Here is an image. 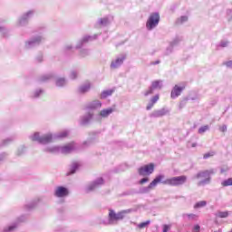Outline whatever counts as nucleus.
<instances>
[{
    "label": "nucleus",
    "instance_id": "1",
    "mask_svg": "<svg viewBox=\"0 0 232 232\" xmlns=\"http://www.w3.org/2000/svg\"><path fill=\"white\" fill-rule=\"evenodd\" d=\"M68 135H70V131L68 130H63L55 134L47 133L43 135L39 132H34L30 136V139L34 142H38V144H50V142L57 139H66Z\"/></svg>",
    "mask_w": 232,
    "mask_h": 232
},
{
    "label": "nucleus",
    "instance_id": "2",
    "mask_svg": "<svg viewBox=\"0 0 232 232\" xmlns=\"http://www.w3.org/2000/svg\"><path fill=\"white\" fill-rule=\"evenodd\" d=\"M215 169L201 170L198 172L193 179H197L198 180L203 179L198 182V186H208V184H211V175H215Z\"/></svg>",
    "mask_w": 232,
    "mask_h": 232
},
{
    "label": "nucleus",
    "instance_id": "3",
    "mask_svg": "<svg viewBox=\"0 0 232 232\" xmlns=\"http://www.w3.org/2000/svg\"><path fill=\"white\" fill-rule=\"evenodd\" d=\"M135 211H137V209L135 208H129V209H125V210H121L118 213H115V210H109V224H115L116 222H119V220H122V218H124V217H126V215L130 214V213H135Z\"/></svg>",
    "mask_w": 232,
    "mask_h": 232
},
{
    "label": "nucleus",
    "instance_id": "4",
    "mask_svg": "<svg viewBox=\"0 0 232 232\" xmlns=\"http://www.w3.org/2000/svg\"><path fill=\"white\" fill-rule=\"evenodd\" d=\"M160 182L165 186H172L175 188H179V186H184V184L188 182V176L186 175L176 176V177L167 179L165 180L161 179Z\"/></svg>",
    "mask_w": 232,
    "mask_h": 232
},
{
    "label": "nucleus",
    "instance_id": "5",
    "mask_svg": "<svg viewBox=\"0 0 232 232\" xmlns=\"http://www.w3.org/2000/svg\"><path fill=\"white\" fill-rule=\"evenodd\" d=\"M159 23H160V14L158 12L151 13L146 23L147 30L151 32V30H154V28L159 26Z\"/></svg>",
    "mask_w": 232,
    "mask_h": 232
},
{
    "label": "nucleus",
    "instance_id": "6",
    "mask_svg": "<svg viewBox=\"0 0 232 232\" xmlns=\"http://www.w3.org/2000/svg\"><path fill=\"white\" fill-rule=\"evenodd\" d=\"M44 37H43L42 35L33 36L29 40L25 41L24 48L25 50H32V48L39 46V44H41V43H44Z\"/></svg>",
    "mask_w": 232,
    "mask_h": 232
},
{
    "label": "nucleus",
    "instance_id": "7",
    "mask_svg": "<svg viewBox=\"0 0 232 232\" xmlns=\"http://www.w3.org/2000/svg\"><path fill=\"white\" fill-rule=\"evenodd\" d=\"M35 14L34 10H30L24 14H22L17 22V26H26L28 24V21H30Z\"/></svg>",
    "mask_w": 232,
    "mask_h": 232
},
{
    "label": "nucleus",
    "instance_id": "8",
    "mask_svg": "<svg viewBox=\"0 0 232 232\" xmlns=\"http://www.w3.org/2000/svg\"><path fill=\"white\" fill-rule=\"evenodd\" d=\"M165 176L163 174H160L158 175L150 183L148 187H144L141 188V193H150V191L151 189H153L154 188H157V184H159V182H162V180H164Z\"/></svg>",
    "mask_w": 232,
    "mask_h": 232
},
{
    "label": "nucleus",
    "instance_id": "9",
    "mask_svg": "<svg viewBox=\"0 0 232 232\" xmlns=\"http://www.w3.org/2000/svg\"><path fill=\"white\" fill-rule=\"evenodd\" d=\"M104 184V179L102 178H98L94 181L91 182L86 186L85 191L86 193H92V191H95V189H99L101 186Z\"/></svg>",
    "mask_w": 232,
    "mask_h": 232
},
{
    "label": "nucleus",
    "instance_id": "10",
    "mask_svg": "<svg viewBox=\"0 0 232 232\" xmlns=\"http://www.w3.org/2000/svg\"><path fill=\"white\" fill-rule=\"evenodd\" d=\"M124 61H126V54H120L115 59L111 60L110 68L111 70H117L124 64Z\"/></svg>",
    "mask_w": 232,
    "mask_h": 232
},
{
    "label": "nucleus",
    "instance_id": "11",
    "mask_svg": "<svg viewBox=\"0 0 232 232\" xmlns=\"http://www.w3.org/2000/svg\"><path fill=\"white\" fill-rule=\"evenodd\" d=\"M153 171H155V165H153V163L145 165V166L138 169V173L140 177H148V176L151 175V173H153Z\"/></svg>",
    "mask_w": 232,
    "mask_h": 232
},
{
    "label": "nucleus",
    "instance_id": "12",
    "mask_svg": "<svg viewBox=\"0 0 232 232\" xmlns=\"http://www.w3.org/2000/svg\"><path fill=\"white\" fill-rule=\"evenodd\" d=\"M77 151V144L75 142H71L63 146H60V153L63 155H68Z\"/></svg>",
    "mask_w": 232,
    "mask_h": 232
},
{
    "label": "nucleus",
    "instance_id": "13",
    "mask_svg": "<svg viewBox=\"0 0 232 232\" xmlns=\"http://www.w3.org/2000/svg\"><path fill=\"white\" fill-rule=\"evenodd\" d=\"M70 195V190L66 187L58 186L54 189V197L57 198H64Z\"/></svg>",
    "mask_w": 232,
    "mask_h": 232
},
{
    "label": "nucleus",
    "instance_id": "14",
    "mask_svg": "<svg viewBox=\"0 0 232 232\" xmlns=\"http://www.w3.org/2000/svg\"><path fill=\"white\" fill-rule=\"evenodd\" d=\"M99 37V34H94V35H85L83 36L76 44V49L79 50L82 46H84L86 43H90V41H95Z\"/></svg>",
    "mask_w": 232,
    "mask_h": 232
},
{
    "label": "nucleus",
    "instance_id": "15",
    "mask_svg": "<svg viewBox=\"0 0 232 232\" xmlns=\"http://www.w3.org/2000/svg\"><path fill=\"white\" fill-rule=\"evenodd\" d=\"M169 113V111L167 108H162L160 110L154 111L150 117L153 119H159L160 117H164V115H168Z\"/></svg>",
    "mask_w": 232,
    "mask_h": 232
},
{
    "label": "nucleus",
    "instance_id": "16",
    "mask_svg": "<svg viewBox=\"0 0 232 232\" xmlns=\"http://www.w3.org/2000/svg\"><path fill=\"white\" fill-rule=\"evenodd\" d=\"M186 86L175 85L171 91L170 97L171 99H177L184 92Z\"/></svg>",
    "mask_w": 232,
    "mask_h": 232
},
{
    "label": "nucleus",
    "instance_id": "17",
    "mask_svg": "<svg viewBox=\"0 0 232 232\" xmlns=\"http://www.w3.org/2000/svg\"><path fill=\"white\" fill-rule=\"evenodd\" d=\"M86 108H88V110H99L100 108H102V102L99 100H95V101L90 102L86 105Z\"/></svg>",
    "mask_w": 232,
    "mask_h": 232
},
{
    "label": "nucleus",
    "instance_id": "18",
    "mask_svg": "<svg viewBox=\"0 0 232 232\" xmlns=\"http://www.w3.org/2000/svg\"><path fill=\"white\" fill-rule=\"evenodd\" d=\"M92 90V82H86L78 88V93H88Z\"/></svg>",
    "mask_w": 232,
    "mask_h": 232
},
{
    "label": "nucleus",
    "instance_id": "19",
    "mask_svg": "<svg viewBox=\"0 0 232 232\" xmlns=\"http://www.w3.org/2000/svg\"><path fill=\"white\" fill-rule=\"evenodd\" d=\"M39 202H41V199L40 198H35V199L30 201L29 203H27L24 206V209L26 211H32V209H35V208H37V205L39 204Z\"/></svg>",
    "mask_w": 232,
    "mask_h": 232
},
{
    "label": "nucleus",
    "instance_id": "20",
    "mask_svg": "<svg viewBox=\"0 0 232 232\" xmlns=\"http://www.w3.org/2000/svg\"><path fill=\"white\" fill-rule=\"evenodd\" d=\"M92 117H93L92 113L88 112V113L84 114L81 118V124L82 126H86V124H88V122H90V121H92Z\"/></svg>",
    "mask_w": 232,
    "mask_h": 232
},
{
    "label": "nucleus",
    "instance_id": "21",
    "mask_svg": "<svg viewBox=\"0 0 232 232\" xmlns=\"http://www.w3.org/2000/svg\"><path fill=\"white\" fill-rule=\"evenodd\" d=\"M68 84V81L64 77H59L55 80V86L58 88H64Z\"/></svg>",
    "mask_w": 232,
    "mask_h": 232
},
{
    "label": "nucleus",
    "instance_id": "22",
    "mask_svg": "<svg viewBox=\"0 0 232 232\" xmlns=\"http://www.w3.org/2000/svg\"><path fill=\"white\" fill-rule=\"evenodd\" d=\"M111 113H113V109H103L100 111V117H102V119H108Z\"/></svg>",
    "mask_w": 232,
    "mask_h": 232
},
{
    "label": "nucleus",
    "instance_id": "23",
    "mask_svg": "<svg viewBox=\"0 0 232 232\" xmlns=\"http://www.w3.org/2000/svg\"><path fill=\"white\" fill-rule=\"evenodd\" d=\"M44 151H46L47 153H53V154L61 153V146L47 147L44 149Z\"/></svg>",
    "mask_w": 232,
    "mask_h": 232
},
{
    "label": "nucleus",
    "instance_id": "24",
    "mask_svg": "<svg viewBox=\"0 0 232 232\" xmlns=\"http://www.w3.org/2000/svg\"><path fill=\"white\" fill-rule=\"evenodd\" d=\"M80 166L81 164H79V162L72 163L67 175H73L79 169Z\"/></svg>",
    "mask_w": 232,
    "mask_h": 232
},
{
    "label": "nucleus",
    "instance_id": "25",
    "mask_svg": "<svg viewBox=\"0 0 232 232\" xmlns=\"http://www.w3.org/2000/svg\"><path fill=\"white\" fill-rule=\"evenodd\" d=\"M52 79H53V74L49 73L40 76L38 81L39 82H48V81H52Z\"/></svg>",
    "mask_w": 232,
    "mask_h": 232
},
{
    "label": "nucleus",
    "instance_id": "26",
    "mask_svg": "<svg viewBox=\"0 0 232 232\" xmlns=\"http://www.w3.org/2000/svg\"><path fill=\"white\" fill-rule=\"evenodd\" d=\"M113 92H115L113 89L103 91L101 93V99H106L108 97H111V95H113Z\"/></svg>",
    "mask_w": 232,
    "mask_h": 232
},
{
    "label": "nucleus",
    "instance_id": "27",
    "mask_svg": "<svg viewBox=\"0 0 232 232\" xmlns=\"http://www.w3.org/2000/svg\"><path fill=\"white\" fill-rule=\"evenodd\" d=\"M154 90H161L162 89V80H157L151 82L150 85Z\"/></svg>",
    "mask_w": 232,
    "mask_h": 232
},
{
    "label": "nucleus",
    "instance_id": "28",
    "mask_svg": "<svg viewBox=\"0 0 232 232\" xmlns=\"http://www.w3.org/2000/svg\"><path fill=\"white\" fill-rule=\"evenodd\" d=\"M182 218H184L185 220H197V218H198V216L197 214H182Z\"/></svg>",
    "mask_w": 232,
    "mask_h": 232
},
{
    "label": "nucleus",
    "instance_id": "29",
    "mask_svg": "<svg viewBox=\"0 0 232 232\" xmlns=\"http://www.w3.org/2000/svg\"><path fill=\"white\" fill-rule=\"evenodd\" d=\"M98 24L100 26H108L110 24V19L108 17H103L98 20Z\"/></svg>",
    "mask_w": 232,
    "mask_h": 232
},
{
    "label": "nucleus",
    "instance_id": "30",
    "mask_svg": "<svg viewBox=\"0 0 232 232\" xmlns=\"http://www.w3.org/2000/svg\"><path fill=\"white\" fill-rule=\"evenodd\" d=\"M216 217H217L218 218H227L229 217V212H227V211H224V212H222V211H218V212L216 213Z\"/></svg>",
    "mask_w": 232,
    "mask_h": 232
},
{
    "label": "nucleus",
    "instance_id": "31",
    "mask_svg": "<svg viewBox=\"0 0 232 232\" xmlns=\"http://www.w3.org/2000/svg\"><path fill=\"white\" fill-rule=\"evenodd\" d=\"M208 202L206 200L198 201L194 205V209H200V208H206Z\"/></svg>",
    "mask_w": 232,
    "mask_h": 232
},
{
    "label": "nucleus",
    "instance_id": "32",
    "mask_svg": "<svg viewBox=\"0 0 232 232\" xmlns=\"http://www.w3.org/2000/svg\"><path fill=\"white\" fill-rule=\"evenodd\" d=\"M77 77H79V71H77V70L71 71V72L69 74V78L72 79V81H75V79H77Z\"/></svg>",
    "mask_w": 232,
    "mask_h": 232
},
{
    "label": "nucleus",
    "instance_id": "33",
    "mask_svg": "<svg viewBox=\"0 0 232 232\" xmlns=\"http://www.w3.org/2000/svg\"><path fill=\"white\" fill-rule=\"evenodd\" d=\"M188 15H182L177 19V24H184V23H188Z\"/></svg>",
    "mask_w": 232,
    "mask_h": 232
},
{
    "label": "nucleus",
    "instance_id": "34",
    "mask_svg": "<svg viewBox=\"0 0 232 232\" xmlns=\"http://www.w3.org/2000/svg\"><path fill=\"white\" fill-rule=\"evenodd\" d=\"M14 229H17V223H14L13 225L4 228V232H12Z\"/></svg>",
    "mask_w": 232,
    "mask_h": 232
},
{
    "label": "nucleus",
    "instance_id": "35",
    "mask_svg": "<svg viewBox=\"0 0 232 232\" xmlns=\"http://www.w3.org/2000/svg\"><path fill=\"white\" fill-rule=\"evenodd\" d=\"M150 224H151V221L147 220L145 222L138 224L137 227H139V229H144V227H148Z\"/></svg>",
    "mask_w": 232,
    "mask_h": 232
},
{
    "label": "nucleus",
    "instance_id": "36",
    "mask_svg": "<svg viewBox=\"0 0 232 232\" xmlns=\"http://www.w3.org/2000/svg\"><path fill=\"white\" fill-rule=\"evenodd\" d=\"M180 38L179 37H176L174 40H172L170 43H169V45L172 46L173 48H175L176 46H179V44H180Z\"/></svg>",
    "mask_w": 232,
    "mask_h": 232
},
{
    "label": "nucleus",
    "instance_id": "37",
    "mask_svg": "<svg viewBox=\"0 0 232 232\" xmlns=\"http://www.w3.org/2000/svg\"><path fill=\"white\" fill-rule=\"evenodd\" d=\"M221 186H223L224 188H227V186H232V178H229L222 181Z\"/></svg>",
    "mask_w": 232,
    "mask_h": 232
},
{
    "label": "nucleus",
    "instance_id": "38",
    "mask_svg": "<svg viewBox=\"0 0 232 232\" xmlns=\"http://www.w3.org/2000/svg\"><path fill=\"white\" fill-rule=\"evenodd\" d=\"M88 55H90V50L89 49H82L80 51V57H88Z\"/></svg>",
    "mask_w": 232,
    "mask_h": 232
},
{
    "label": "nucleus",
    "instance_id": "39",
    "mask_svg": "<svg viewBox=\"0 0 232 232\" xmlns=\"http://www.w3.org/2000/svg\"><path fill=\"white\" fill-rule=\"evenodd\" d=\"M208 130H209V125H205L198 129V133L202 135L203 133H206V131Z\"/></svg>",
    "mask_w": 232,
    "mask_h": 232
},
{
    "label": "nucleus",
    "instance_id": "40",
    "mask_svg": "<svg viewBox=\"0 0 232 232\" xmlns=\"http://www.w3.org/2000/svg\"><path fill=\"white\" fill-rule=\"evenodd\" d=\"M14 140H15V138H14V137H10V138L4 140L3 146H8V144H10L11 142H14Z\"/></svg>",
    "mask_w": 232,
    "mask_h": 232
},
{
    "label": "nucleus",
    "instance_id": "41",
    "mask_svg": "<svg viewBox=\"0 0 232 232\" xmlns=\"http://www.w3.org/2000/svg\"><path fill=\"white\" fill-rule=\"evenodd\" d=\"M41 93H43V90L39 89L34 92L32 98L37 99L41 96Z\"/></svg>",
    "mask_w": 232,
    "mask_h": 232
},
{
    "label": "nucleus",
    "instance_id": "42",
    "mask_svg": "<svg viewBox=\"0 0 232 232\" xmlns=\"http://www.w3.org/2000/svg\"><path fill=\"white\" fill-rule=\"evenodd\" d=\"M174 48L175 47L169 44L165 51V55H171V53H173Z\"/></svg>",
    "mask_w": 232,
    "mask_h": 232
},
{
    "label": "nucleus",
    "instance_id": "43",
    "mask_svg": "<svg viewBox=\"0 0 232 232\" xmlns=\"http://www.w3.org/2000/svg\"><path fill=\"white\" fill-rule=\"evenodd\" d=\"M155 92V89L153 87H150L145 92H144V96L148 97V95H153Z\"/></svg>",
    "mask_w": 232,
    "mask_h": 232
},
{
    "label": "nucleus",
    "instance_id": "44",
    "mask_svg": "<svg viewBox=\"0 0 232 232\" xmlns=\"http://www.w3.org/2000/svg\"><path fill=\"white\" fill-rule=\"evenodd\" d=\"M159 99H160V97L159 96V94H156L150 100V102H151L154 104H157V102H159Z\"/></svg>",
    "mask_w": 232,
    "mask_h": 232
},
{
    "label": "nucleus",
    "instance_id": "45",
    "mask_svg": "<svg viewBox=\"0 0 232 232\" xmlns=\"http://www.w3.org/2000/svg\"><path fill=\"white\" fill-rule=\"evenodd\" d=\"M229 44V42L227 41H221L218 46H220V48H227V45Z\"/></svg>",
    "mask_w": 232,
    "mask_h": 232
},
{
    "label": "nucleus",
    "instance_id": "46",
    "mask_svg": "<svg viewBox=\"0 0 232 232\" xmlns=\"http://www.w3.org/2000/svg\"><path fill=\"white\" fill-rule=\"evenodd\" d=\"M24 154V147H21L17 149L16 155L17 157H21V155Z\"/></svg>",
    "mask_w": 232,
    "mask_h": 232
},
{
    "label": "nucleus",
    "instance_id": "47",
    "mask_svg": "<svg viewBox=\"0 0 232 232\" xmlns=\"http://www.w3.org/2000/svg\"><path fill=\"white\" fill-rule=\"evenodd\" d=\"M6 157H8V154H6L5 152L0 154V164L1 162H5V160H6Z\"/></svg>",
    "mask_w": 232,
    "mask_h": 232
},
{
    "label": "nucleus",
    "instance_id": "48",
    "mask_svg": "<svg viewBox=\"0 0 232 232\" xmlns=\"http://www.w3.org/2000/svg\"><path fill=\"white\" fill-rule=\"evenodd\" d=\"M227 17L228 21H232V9L227 10Z\"/></svg>",
    "mask_w": 232,
    "mask_h": 232
},
{
    "label": "nucleus",
    "instance_id": "49",
    "mask_svg": "<svg viewBox=\"0 0 232 232\" xmlns=\"http://www.w3.org/2000/svg\"><path fill=\"white\" fill-rule=\"evenodd\" d=\"M219 131H222V133H226L227 131V125H222L219 127Z\"/></svg>",
    "mask_w": 232,
    "mask_h": 232
},
{
    "label": "nucleus",
    "instance_id": "50",
    "mask_svg": "<svg viewBox=\"0 0 232 232\" xmlns=\"http://www.w3.org/2000/svg\"><path fill=\"white\" fill-rule=\"evenodd\" d=\"M215 155V153L213 152H208L204 154L203 159H209V157H213Z\"/></svg>",
    "mask_w": 232,
    "mask_h": 232
},
{
    "label": "nucleus",
    "instance_id": "51",
    "mask_svg": "<svg viewBox=\"0 0 232 232\" xmlns=\"http://www.w3.org/2000/svg\"><path fill=\"white\" fill-rule=\"evenodd\" d=\"M224 64L227 68H230L232 70V60L226 62Z\"/></svg>",
    "mask_w": 232,
    "mask_h": 232
},
{
    "label": "nucleus",
    "instance_id": "52",
    "mask_svg": "<svg viewBox=\"0 0 232 232\" xmlns=\"http://www.w3.org/2000/svg\"><path fill=\"white\" fill-rule=\"evenodd\" d=\"M171 229V226L169 225H163V232H168Z\"/></svg>",
    "mask_w": 232,
    "mask_h": 232
},
{
    "label": "nucleus",
    "instance_id": "53",
    "mask_svg": "<svg viewBox=\"0 0 232 232\" xmlns=\"http://www.w3.org/2000/svg\"><path fill=\"white\" fill-rule=\"evenodd\" d=\"M153 106H155V103L149 102V103L146 107V110L150 111V110H151V108H153Z\"/></svg>",
    "mask_w": 232,
    "mask_h": 232
},
{
    "label": "nucleus",
    "instance_id": "54",
    "mask_svg": "<svg viewBox=\"0 0 232 232\" xmlns=\"http://www.w3.org/2000/svg\"><path fill=\"white\" fill-rule=\"evenodd\" d=\"M150 179L149 178H143L140 180V184H146V182H149Z\"/></svg>",
    "mask_w": 232,
    "mask_h": 232
},
{
    "label": "nucleus",
    "instance_id": "55",
    "mask_svg": "<svg viewBox=\"0 0 232 232\" xmlns=\"http://www.w3.org/2000/svg\"><path fill=\"white\" fill-rule=\"evenodd\" d=\"M26 220L25 216H21L20 218H17V222H24Z\"/></svg>",
    "mask_w": 232,
    "mask_h": 232
},
{
    "label": "nucleus",
    "instance_id": "56",
    "mask_svg": "<svg viewBox=\"0 0 232 232\" xmlns=\"http://www.w3.org/2000/svg\"><path fill=\"white\" fill-rule=\"evenodd\" d=\"M194 232H200V226L199 225H195L193 228Z\"/></svg>",
    "mask_w": 232,
    "mask_h": 232
},
{
    "label": "nucleus",
    "instance_id": "57",
    "mask_svg": "<svg viewBox=\"0 0 232 232\" xmlns=\"http://www.w3.org/2000/svg\"><path fill=\"white\" fill-rule=\"evenodd\" d=\"M36 63H43V54H39L36 57Z\"/></svg>",
    "mask_w": 232,
    "mask_h": 232
},
{
    "label": "nucleus",
    "instance_id": "58",
    "mask_svg": "<svg viewBox=\"0 0 232 232\" xmlns=\"http://www.w3.org/2000/svg\"><path fill=\"white\" fill-rule=\"evenodd\" d=\"M0 34H6V28L0 26Z\"/></svg>",
    "mask_w": 232,
    "mask_h": 232
},
{
    "label": "nucleus",
    "instance_id": "59",
    "mask_svg": "<svg viewBox=\"0 0 232 232\" xmlns=\"http://www.w3.org/2000/svg\"><path fill=\"white\" fill-rule=\"evenodd\" d=\"M184 106H186V102H181L179 103V110H182V108H184Z\"/></svg>",
    "mask_w": 232,
    "mask_h": 232
},
{
    "label": "nucleus",
    "instance_id": "60",
    "mask_svg": "<svg viewBox=\"0 0 232 232\" xmlns=\"http://www.w3.org/2000/svg\"><path fill=\"white\" fill-rule=\"evenodd\" d=\"M72 44H67V45L65 46V50H66V51L72 50Z\"/></svg>",
    "mask_w": 232,
    "mask_h": 232
},
{
    "label": "nucleus",
    "instance_id": "61",
    "mask_svg": "<svg viewBox=\"0 0 232 232\" xmlns=\"http://www.w3.org/2000/svg\"><path fill=\"white\" fill-rule=\"evenodd\" d=\"M152 64L156 65V64H160V61H156V62H153Z\"/></svg>",
    "mask_w": 232,
    "mask_h": 232
},
{
    "label": "nucleus",
    "instance_id": "62",
    "mask_svg": "<svg viewBox=\"0 0 232 232\" xmlns=\"http://www.w3.org/2000/svg\"><path fill=\"white\" fill-rule=\"evenodd\" d=\"M197 143H192V148H196Z\"/></svg>",
    "mask_w": 232,
    "mask_h": 232
},
{
    "label": "nucleus",
    "instance_id": "63",
    "mask_svg": "<svg viewBox=\"0 0 232 232\" xmlns=\"http://www.w3.org/2000/svg\"><path fill=\"white\" fill-rule=\"evenodd\" d=\"M103 224H105V226H108V221H104Z\"/></svg>",
    "mask_w": 232,
    "mask_h": 232
},
{
    "label": "nucleus",
    "instance_id": "64",
    "mask_svg": "<svg viewBox=\"0 0 232 232\" xmlns=\"http://www.w3.org/2000/svg\"><path fill=\"white\" fill-rule=\"evenodd\" d=\"M221 173H224V170H223V169H221Z\"/></svg>",
    "mask_w": 232,
    "mask_h": 232
}]
</instances>
